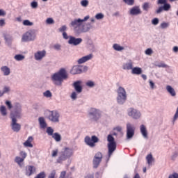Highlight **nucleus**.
<instances>
[{
	"label": "nucleus",
	"mask_w": 178,
	"mask_h": 178,
	"mask_svg": "<svg viewBox=\"0 0 178 178\" xmlns=\"http://www.w3.org/2000/svg\"><path fill=\"white\" fill-rule=\"evenodd\" d=\"M90 19V15H86L83 19L76 18L71 21L70 26L74 29V31L76 34H81V33H88L93 26L91 23L88 22L84 24V22H87Z\"/></svg>",
	"instance_id": "obj_1"
},
{
	"label": "nucleus",
	"mask_w": 178,
	"mask_h": 178,
	"mask_svg": "<svg viewBox=\"0 0 178 178\" xmlns=\"http://www.w3.org/2000/svg\"><path fill=\"white\" fill-rule=\"evenodd\" d=\"M67 79V72L65 68L60 69L58 72L54 73L51 76V80L52 83L55 84V86H62L63 80H66Z\"/></svg>",
	"instance_id": "obj_2"
},
{
	"label": "nucleus",
	"mask_w": 178,
	"mask_h": 178,
	"mask_svg": "<svg viewBox=\"0 0 178 178\" xmlns=\"http://www.w3.org/2000/svg\"><path fill=\"white\" fill-rule=\"evenodd\" d=\"M74 152H73V149L70 147H65L63 149V150L60 153V156H58L57 159L58 163H63L65 161H67V159H70V158H72L73 156V154Z\"/></svg>",
	"instance_id": "obj_3"
},
{
	"label": "nucleus",
	"mask_w": 178,
	"mask_h": 178,
	"mask_svg": "<svg viewBox=\"0 0 178 178\" xmlns=\"http://www.w3.org/2000/svg\"><path fill=\"white\" fill-rule=\"evenodd\" d=\"M116 101L118 105H124L126 104V101H127V92H126L124 88L119 86L117 89Z\"/></svg>",
	"instance_id": "obj_4"
},
{
	"label": "nucleus",
	"mask_w": 178,
	"mask_h": 178,
	"mask_svg": "<svg viewBox=\"0 0 178 178\" xmlns=\"http://www.w3.org/2000/svg\"><path fill=\"white\" fill-rule=\"evenodd\" d=\"M107 141H108V159L107 161H109L111 156H112V154L115 151H116V142H115V138L112 136V135L109 134L107 136Z\"/></svg>",
	"instance_id": "obj_5"
},
{
	"label": "nucleus",
	"mask_w": 178,
	"mask_h": 178,
	"mask_svg": "<svg viewBox=\"0 0 178 178\" xmlns=\"http://www.w3.org/2000/svg\"><path fill=\"white\" fill-rule=\"evenodd\" d=\"M22 112L23 109L22 108V104L20 103H15L13 106V111L10 113V118H15L17 119H22Z\"/></svg>",
	"instance_id": "obj_6"
},
{
	"label": "nucleus",
	"mask_w": 178,
	"mask_h": 178,
	"mask_svg": "<svg viewBox=\"0 0 178 178\" xmlns=\"http://www.w3.org/2000/svg\"><path fill=\"white\" fill-rule=\"evenodd\" d=\"M88 117L91 122H97L101 118V111L95 108H90L88 112Z\"/></svg>",
	"instance_id": "obj_7"
},
{
	"label": "nucleus",
	"mask_w": 178,
	"mask_h": 178,
	"mask_svg": "<svg viewBox=\"0 0 178 178\" xmlns=\"http://www.w3.org/2000/svg\"><path fill=\"white\" fill-rule=\"evenodd\" d=\"M127 112L128 116L134 120H138V119H141V111L137 108L130 107L127 109Z\"/></svg>",
	"instance_id": "obj_8"
},
{
	"label": "nucleus",
	"mask_w": 178,
	"mask_h": 178,
	"mask_svg": "<svg viewBox=\"0 0 178 178\" xmlns=\"http://www.w3.org/2000/svg\"><path fill=\"white\" fill-rule=\"evenodd\" d=\"M35 31L30 30L25 33L22 38V42H29L30 41H34L36 37Z\"/></svg>",
	"instance_id": "obj_9"
},
{
	"label": "nucleus",
	"mask_w": 178,
	"mask_h": 178,
	"mask_svg": "<svg viewBox=\"0 0 178 178\" xmlns=\"http://www.w3.org/2000/svg\"><path fill=\"white\" fill-rule=\"evenodd\" d=\"M84 143L86 145H88V147H90V148H94L95 147V144L97 143H99V138L97 137V136H92L91 138L88 136H86L84 138Z\"/></svg>",
	"instance_id": "obj_10"
},
{
	"label": "nucleus",
	"mask_w": 178,
	"mask_h": 178,
	"mask_svg": "<svg viewBox=\"0 0 178 178\" xmlns=\"http://www.w3.org/2000/svg\"><path fill=\"white\" fill-rule=\"evenodd\" d=\"M136 127L130 122L127 123V140H131L134 137Z\"/></svg>",
	"instance_id": "obj_11"
},
{
	"label": "nucleus",
	"mask_w": 178,
	"mask_h": 178,
	"mask_svg": "<svg viewBox=\"0 0 178 178\" xmlns=\"http://www.w3.org/2000/svg\"><path fill=\"white\" fill-rule=\"evenodd\" d=\"M102 158L103 156L101 152H97L95 154L92 160V165L94 169L98 168V166H99V164L101 163V162H102Z\"/></svg>",
	"instance_id": "obj_12"
},
{
	"label": "nucleus",
	"mask_w": 178,
	"mask_h": 178,
	"mask_svg": "<svg viewBox=\"0 0 178 178\" xmlns=\"http://www.w3.org/2000/svg\"><path fill=\"white\" fill-rule=\"evenodd\" d=\"M10 119H11V123H10L11 129L15 133H19L20 131V129H22V125L17 123V119L19 118H10Z\"/></svg>",
	"instance_id": "obj_13"
},
{
	"label": "nucleus",
	"mask_w": 178,
	"mask_h": 178,
	"mask_svg": "<svg viewBox=\"0 0 178 178\" xmlns=\"http://www.w3.org/2000/svg\"><path fill=\"white\" fill-rule=\"evenodd\" d=\"M60 115L58 113V111H51L49 115L47 116V118L52 123H59V118Z\"/></svg>",
	"instance_id": "obj_14"
},
{
	"label": "nucleus",
	"mask_w": 178,
	"mask_h": 178,
	"mask_svg": "<svg viewBox=\"0 0 178 178\" xmlns=\"http://www.w3.org/2000/svg\"><path fill=\"white\" fill-rule=\"evenodd\" d=\"M82 42L83 39L81 38H76L74 36H70L68 40V44L70 45H74V47H77V45H80Z\"/></svg>",
	"instance_id": "obj_15"
},
{
	"label": "nucleus",
	"mask_w": 178,
	"mask_h": 178,
	"mask_svg": "<svg viewBox=\"0 0 178 178\" xmlns=\"http://www.w3.org/2000/svg\"><path fill=\"white\" fill-rule=\"evenodd\" d=\"M36 172V168L33 165H26L25 168V175H26L28 177H30V176H33L34 173Z\"/></svg>",
	"instance_id": "obj_16"
},
{
	"label": "nucleus",
	"mask_w": 178,
	"mask_h": 178,
	"mask_svg": "<svg viewBox=\"0 0 178 178\" xmlns=\"http://www.w3.org/2000/svg\"><path fill=\"white\" fill-rule=\"evenodd\" d=\"M82 83L83 82L81 81H76L72 84V86L77 94H81V92H83V86H81Z\"/></svg>",
	"instance_id": "obj_17"
},
{
	"label": "nucleus",
	"mask_w": 178,
	"mask_h": 178,
	"mask_svg": "<svg viewBox=\"0 0 178 178\" xmlns=\"http://www.w3.org/2000/svg\"><path fill=\"white\" fill-rule=\"evenodd\" d=\"M71 74H81L83 73V65H74L70 70Z\"/></svg>",
	"instance_id": "obj_18"
},
{
	"label": "nucleus",
	"mask_w": 178,
	"mask_h": 178,
	"mask_svg": "<svg viewBox=\"0 0 178 178\" xmlns=\"http://www.w3.org/2000/svg\"><path fill=\"white\" fill-rule=\"evenodd\" d=\"M47 55V51L45 50L38 51L34 54V58L35 60H42L43 58H45Z\"/></svg>",
	"instance_id": "obj_19"
},
{
	"label": "nucleus",
	"mask_w": 178,
	"mask_h": 178,
	"mask_svg": "<svg viewBox=\"0 0 178 178\" xmlns=\"http://www.w3.org/2000/svg\"><path fill=\"white\" fill-rule=\"evenodd\" d=\"M92 58H93V55L90 54L87 56H83L82 58L77 60L78 65H83V63H86V62H88V60H91Z\"/></svg>",
	"instance_id": "obj_20"
},
{
	"label": "nucleus",
	"mask_w": 178,
	"mask_h": 178,
	"mask_svg": "<svg viewBox=\"0 0 178 178\" xmlns=\"http://www.w3.org/2000/svg\"><path fill=\"white\" fill-rule=\"evenodd\" d=\"M134 63L131 60H128L122 64L123 70H132Z\"/></svg>",
	"instance_id": "obj_21"
},
{
	"label": "nucleus",
	"mask_w": 178,
	"mask_h": 178,
	"mask_svg": "<svg viewBox=\"0 0 178 178\" xmlns=\"http://www.w3.org/2000/svg\"><path fill=\"white\" fill-rule=\"evenodd\" d=\"M157 3L158 5H163L162 7L165 12H168L172 8L170 4L168 3V0H158Z\"/></svg>",
	"instance_id": "obj_22"
},
{
	"label": "nucleus",
	"mask_w": 178,
	"mask_h": 178,
	"mask_svg": "<svg viewBox=\"0 0 178 178\" xmlns=\"http://www.w3.org/2000/svg\"><path fill=\"white\" fill-rule=\"evenodd\" d=\"M129 14L131 16H138V15H141V9L140 6H134L129 10Z\"/></svg>",
	"instance_id": "obj_23"
},
{
	"label": "nucleus",
	"mask_w": 178,
	"mask_h": 178,
	"mask_svg": "<svg viewBox=\"0 0 178 178\" xmlns=\"http://www.w3.org/2000/svg\"><path fill=\"white\" fill-rule=\"evenodd\" d=\"M140 130L143 138H145L146 140H147L148 132L147 131V128L145 127V125L144 124L140 125Z\"/></svg>",
	"instance_id": "obj_24"
},
{
	"label": "nucleus",
	"mask_w": 178,
	"mask_h": 178,
	"mask_svg": "<svg viewBox=\"0 0 178 178\" xmlns=\"http://www.w3.org/2000/svg\"><path fill=\"white\" fill-rule=\"evenodd\" d=\"M165 90L171 97H175L176 95V90H175V88H173L170 85H168L165 87Z\"/></svg>",
	"instance_id": "obj_25"
},
{
	"label": "nucleus",
	"mask_w": 178,
	"mask_h": 178,
	"mask_svg": "<svg viewBox=\"0 0 178 178\" xmlns=\"http://www.w3.org/2000/svg\"><path fill=\"white\" fill-rule=\"evenodd\" d=\"M10 92V87L8 86H4L2 91L0 90V97H3L5 94H9Z\"/></svg>",
	"instance_id": "obj_26"
},
{
	"label": "nucleus",
	"mask_w": 178,
	"mask_h": 178,
	"mask_svg": "<svg viewBox=\"0 0 178 178\" xmlns=\"http://www.w3.org/2000/svg\"><path fill=\"white\" fill-rule=\"evenodd\" d=\"M33 140H34L33 138V136H29L27 138V140L24 143V147H29V148H33V144H31V143H33Z\"/></svg>",
	"instance_id": "obj_27"
},
{
	"label": "nucleus",
	"mask_w": 178,
	"mask_h": 178,
	"mask_svg": "<svg viewBox=\"0 0 178 178\" xmlns=\"http://www.w3.org/2000/svg\"><path fill=\"white\" fill-rule=\"evenodd\" d=\"M143 73V70L140 67H133L131 70V74H141Z\"/></svg>",
	"instance_id": "obj_28"
},
{
	"label": "nucleus",
	"mask_w": 178,
	"mask_h": 178,
	"mask_svg": "<svg viewBox=\"0 0 178 178\" xmlns=\"http://www.w3.org/2000/svg\"><path fill=\"white\" fill-rule=\"evenodd\" d=\"M1 70L3 72V76H9V74H10V68L8 66L1 67Z\"/></svg>",
	"instance_id": "obj_29"
},
{
	"label": "nucleus",
	"mask_w": 178,
	"mask_h": 178,
	"mask_svg": "<svg viewBox=\"0 0 178 178\" xmlns=\"http://www.w3.org/2000/svg\"><path fill=\"white\" fill-rule=\"evenodd\" d=\"M38 122L41 129H45V127H47V122L43 117H40L38 118Z\"/></svg>",
	"instance_id": "obj_30"
},
{
	"label": "nucleus",
	"mask_w": 178,
	"mask_h": 178,
	"mask_svg": "<svg viewBox=\"0 0 178 178\" xmlns=\"http://www.w3.org/2000/svg\"><path fill=\"white\" fill-rule=\"evenodd\" d=\"M51 137L56 141V143H59L62 140V136L58 132L54 133Z\"/></svg>",
	"instance_id": "obj_31"
},
{
	"label": "nucleus",
	"mask_w": 178,
	"mask_h": 178,
	"mask_svg": "<svg viewBox=\"0 0 178 178\" xmlns=\"http://www.w3.org/2000/svg\"><path fill=\"white\" fill-rule=\"evenodd\" d=\"M113 48L115 51H118V52H122V51H124L125 49L124 47L120 46L119 44H114Z\"/></svg>",
	"instance_id": "obj_32"
},
{
	"label": "nucleus",
	"mask_w": 178,
	"mask_h": 178,
	"mask_svg": "<svg viewBox=\"0 0 178 178\" xmlns=\"http://www.w3.org/2000/svg\"><path fill=\"white\" fill-rule=\"evenodd\" d=\"M146 161L149 166H151V165H152V162H154V157L152 156V154H148L146 156Z\"/></svg>",
	"instance_id": "obj_33"
},
{
	"label": "nucleus",
	"mask_w": 178,
	"mask_h": 178,
	"mask_svg": "<svg viewBox=\"0 0 178 178\" xmlns=\"http://www.w3.org/2000/svg\"><path fill=\"white\" fill-rule=\"evenodd\" d=\"M15 163H17L19 166H22V163L24 162V159L19 156H17L15 159Z\"/></svg>",
	"instance_id": "obj_34"
},
{
	"label": "nucleus",
	"mask_w": 178,
	"mask_h": 178,
	"mask_svg": "<svg viewBox=\"0 0 178 178\" xmlns=\"http://www.w3.org/2000/svg\"><path fill=\"white\" fill-rule=\"evenodd\" d=\"M0 113L2 116H6V115H8V112L6 111V107H5V106H1L0 107Z\"/></svg>",
	"instance_id": "obj_35"
},
{
	"label": "nucleus",
	"mask_w": 178,
	"mask_h": 178,
	"mask_svg": "<svg viewBox=\"0 0 178 178\" xmlns=\"http://www.w3.org/2000/svg\"><path fill=\"white\" fill-rule=\"evenodd\" d=\"M54 130L51 127H48L46 129V133L47 134V135L49 136H51V137H52L53 134H54Z\"/></svg>",
	"instance_id": "obj_36"
},
{
	"label": "nucleus",
	"mask_w": 178,
	"mask_h": 178,
	"mask_svg": "<svg viewBox=\"0 0 178 178\" xmlns=\"http://www.w3.org/2000/svg\"><path fill=\"white\" fill-rule=\"evenodd\" d=\"M24 56L22 54H17L14 56V59H15V60H17L18 62L24 60Z\"/></svg>",
	"instance_id": "obj_37"
},
{
	"label": "nucleus",
	"mask_w": 178,
	"mask_h": 178,
	"mask_svg": "<svg viewBox=\"0 0 178 178\" xmlns=\"http://www.w3.org/2000/svg\"><path fill=\"white\" fill-rule=\"evenodd\" d=\"M143 10L145 12H148V10L150 8V3L148 2H145L142 6Z\"/></svg>",
	"instance_id": "obj_38"
},
{
	"label": "nucleus",
	"mask_w": 178,
	"mask_h": 178,
	"mask_svg": "<svg viewBox=\"0 0 178 178\" xmlns=\"http://www.w3.org/2000/svg\"><path fill=\"white\" fill-rule=\"evenodd\" d=\"M170 26V24L169 22H162L160 24V27L163 30H165V29H168Z\"/></svg>",
	"instance_id": "obj_39"
},
{
	"label": "nucleus",
	"mask_w": 178,
	"mask_h": 178,
	"mask_svg": "<svg viewBox=\"0 0 178 178\" xmlns=\"http://www.w3.org/2000/svg\"><path fill=\"white\" fill-rule=\"evenodd\" d=\"M86 86L90 88H93V87H95V83L92 81H88L86 83Z\"/></svg>",
	"instance_id": "obj_40"
},
{
	"label": "nucleus",
	"mask_w": 178,
	"mask_h": 178,
	"mask_svg": "<svg viewBox=\"0 0 178 178\" xmlns=\"http://www.w3.org/2000/svg\"><path fill=\"white\" fill-rule=\"evenodd\" d=\"M80 3L83 8H87V6H88V4L90 3V1H88V0H82L81 1Z\"/></svg>",
	"instance_id": "obj_41"
},
{
	"label": "nucleus",
	"mask_w": 178,
	"mask_h": 178,
	"mask_svg": "<svg viewBox=\"0 0 178 178\" xmlns=\"http://www.w3.org/2000/svg\"><path fill=\"white\" fill-rule=\"evenodd\" d=\"M44 97H46V98H51L52 97V92H51L50 90H46L44 92H43Z\"/></svg>",
	"instance_id": "obj_42"
},
{
	"label": "nucleus",
	"mask_w": 178,
	"mask_h": 178,
	"mask_svg": "<svg viewBox=\"0 0 178 178\" xmlns=\"http://www.w3.org/2000/svg\"><path fill=\"white\" fill-rule=\"evenodd\" d=\"M31 8H32V9H37V8H38V2L33 1L31 3Z\"/></svg>",
	"instance_id": "obj_43"
},
{
	"label": "nucleus",
	"mask_w": 178,
	"mask_h": 178,
	"mask_svg": "<svg viewBox=\"0 0 178 178\" xmlns=\"http://www.w3.org/2000/svg\"><path fill=\"white\" fill-rule=\"evenodd\" d=\"M104 14L102 13H97L96 14V15L95 16V19H97V20H102V19H104Z\"/></svg>",
	"instance_id": "obj_44"
},
{
	"label": "nucleus",
	"mask_w": 178,
	"mask_h": 178,
	"mask_svg": "<svg viewBox=\"0 0 178 178\" xmlns=\"http://www.w3.org/2000/svg\"><path fill=\"white\" fill-rule=\"evenodd\" d=\"M58 152H59V150L58 149L52 150V152H51L52 158H56V156H58Z\"/></svg>",
	"instance_id": "obj_45"
},
{
	"label": "nucleus",
	"mask_w": 178,
	"mask_h": 178,
	"mask_svg": "<svg viewBox=\"0 0 178 178\" xmlns=\"http://www.w3.org/2000/svg\"><path fill=\"white\" fill-rule=\"evenodd\" d=\"M123 1L129 6H133V5H134V0H123Z\"/></svg>",
	"instance_id": "obj_46"
},
{
	"label": "nucleus",
	"mask_w": 178,
	"mask_h": 178,
	"mask_svg": "<svg viewBox=\"0 0 178 178\" xmlns=\"http://www.w3.org/2000/svg\"><path fill=\"white\" fill-rule=\"evenodd\" d=\"M149 83L151 90H155V88H156V86H155V83H154L152 80H149Z\"/></svg>",
	"instance_id": "obj_47"
},
{
	"label": "nucleus",
	"mask_w": 178,
	"mask_h": 178,
	"mask_svg": "<svg viewBox=\"0 0 178 178\" xmlns=\"http://www.w3.org/2000/svg\"><path fill=\"white\" fill-rule=\"evenodd\" d=\"M46 176L45 172H41L35 178H45Z\"/></svg>",
	"instance_id": "obj_48"
},
{
	"label": "nucleus",
	"mask_w": 178,
	"mask_h": 178,
	"mask_svg": "<svg viewBox=\"0 0 178 178\" xmlns=\"http://www.w3.org/2000/svg\"><path fill=\"white\" fill-rule=\"evenodd\" d=\"M33 22H30L29 19H25L23 21L24 26H33Z\"/></svg>",
	"instance_id": "obj_49"
},
{
	"label": "nucleus",
	"mask_w": 178,
	"mask_h": 178,
	"mask_svg": "<svg viewBox=\"0 0 178 178\" xmlns=\"http://www.w3.org/2000/svg\"><path fill=\"white\" fill-rule=\"evenodd\" d=\"M70 97L71 99L76 101V99H77V92H72Z\"/></svg>",
	"instance_id": "obj_50"
},
{
	"label": "nucleus",
	"mask_w": 178,
	"mask_h": 178,
	"mask_svg": "<svg viewBox=\"0 0 178 178\" xmlns=\"http://www.w3.org/2000/svg\"><path fill=\"white\" fill-rule=\"evenodd\" d=\"M152 24L154 26H158L159 24V19L158 18H154L152 20Z\"/></svg>",
	"instance_id": "obj_51"
},
{
	"label": "nucleus",
	"mask_w": 178,
	"mask_h": 178,
	"mask_svg": "<svg viewBox=\"0 0 178 178\" xmlns=\"http://www.w3.org/2000/svg\"><path fill=\"white\" fill-rule=\"evenodd\" d=\"M60 33H65L66 30H67V26L66 25L62 26L60 28H59Z\"/></svg>",
	"instance_id": "obj_52"
},
{
	"label": "nucleus",
	"mask_w": 178,
	"mask_h": 178,
	"mask_svg": "<svg viewBox=\"0 0 178 178\" xmlns=\"http://www.w3.org/2000/svg\"><path fill=\"white\" fill-rule=\"evenodd\" d=\"M56 175V171L55 170H54L49 175L48 178H55Z\"/></svg>",
	"instance_id": "obj_53"
},
{
	"label": "nucleus",
	"mask_w": 178,
	"mask_h": 178,
	"mask_svg": "<svg viewBox=\"0 0 178 178\" xmlns=\"http://www.w3.org/2000/svg\"><path fill=\"white\" fill-rule=\"evenodd\" d=\"M157 67H169V65L165 64L164 63H160L159 64L156 65Z\"/></svg>",
	"instance_id": "obj_54"
},
{
	"label": "nucleus",
	"mask_w": 178,
	"mask_h": 178,
	"mask_svg": "<svg viewBox=\"0 0 178 178\" xmlns=\"http://www.w3.org/2000/svg\"><path fill=\"white\" fill-rule=\"evenodd\" d=\"M47 24H54L55 23V21H54V19L52 18H47L46 20Z\"/></svg>",
	"instance_id": "obj_55"
},
{
	"label": "nucleus",
	"mask_w": 178,
	"mask_h": 178,
	"mask_svg": "<svg viewBox=\"0 0 178 178\" xmlns=\"http://www.w3.org/2000/svg\"><path fill=\"white\" fill-rule=\"evenodd\" d=\"M6 105L8 106V109H12V108H13V106L12 105V102L10 101H6Z\"/></svg>",
	"instance_id": "obj_56"
},
{
	"label": "nucleus",
	"mask_w": 178,
	"mask_h": 178,
	"mask_svg": "<svg viewBox=\"0 0 178 178\" xmlns=\"http://www.w3.org/2000/svg\"><path fill=\"white\" fill-rule=\"evenodd\" d=\"M19 155L22 156L21 158L24 159V160L27 157V153L25 152H20Z\"/></svg>",
	"instance_id": "obj_57"
},
{
	"label": "nucleus",
	"mask_w": 178,
	"mask_h": 178,
	"mask_svg": "<svg viewBox=\"0 0 178 178\" xmlns=\"http://www.w3.org/2000/svg\"><path fill=\"white\" fill-rule=\"evenodd\" d=\"M145 55H152V49L149 48L145 51Z\"/></svg>",
	"instance_id": "obj_58"
},
{
	"label": "nucleus",
	"mask_w": 178,
	"mask_h": 178,
	"mask_svg": "<svg viewBox=\"0 0 178 178\" xmlns=\"http://www.w3.org/2000/svg\"><path fill=\"white\" fill-rule=\"evenodd\" d=\"M54 49H56V51H60V48H62V46H60V44H56L54 45Z\"/></svg>",
	"instance_id": "obj_59"
},
{
	"label": "nucleus",
	"mask_w": 178,
	"mask_h": 178,
	"mask_svg": "<svg viewBox=\"0 0 178 178\" xmlns=\"http://www.w3.org/2000/svg\"><path fill=\"white\" fill-rule=\"evenodd\" d=\"M63 38L64 40H70V36H68L66 32L63 33Z\"/></svg>",
	"instance_id": "obj_60"
},
{
	"label": "nucleus",
	"mask_w": 178,
	"mask_h": 178,
	"mask_svg": "<svg viewBox=\"0 0 178 178\" xmlns=\"http://www.w3.org/2000/svg\"><path fill=\"white\" fill-rule=\"evenodd\" d=\"M163 11V8L162 6L159 7L156 10V13L157 15H159V13H162V12Z\"/></svg>",
	"instance_id": "obj_61"
},
{
	"label": "nucleus",
	"mask_w": 178,
	"mask_h": 178,
	"mask_svg": "<svg viewBox=\"0 0 178 178\" xmlns=\"http://www.w3.org/2000/svg\"><path fill=\"white\" fill-rule=\"evenodd\" d=\"M168 178H178V174L175 172L172 175H170Z\"/></svg>",
	"instance_id": "obj_62"
},
{
	"label": "nucleus",
	"mask_w": 178,
	"mask_h": 178,
	"mask_svg": "<svg viewBox=\"0 0 178 178\" xmlns=\"http://www.w3.org/2000/svg\"><path fill=\"white\" fill-rule=\"evenodd\" d=\"M6 24V22H5V20L3 19H0V27H3Z\"/></svg>",
	"instance_id": "obj_63"
},
{
	"label": "nucleus",
	"mask_w": 178,
	"mask_h": 178,
	"mask_svg": "<svg viewBox=\"0 0 178 178\" xmlns=\"http://www.w3.org/2000/svg\"><path fill=\"white\" fill-rule=\"evenodd\" d=\"M65 176H66V171H63L61 172L59 178H65Z\"/></svg>",
	"instance_id": "obj_64"
}]
</instances>
